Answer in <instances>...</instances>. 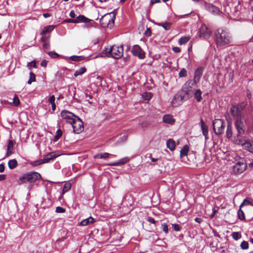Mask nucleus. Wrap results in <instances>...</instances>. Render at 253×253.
Masks as SVG:
<instances>
[{
    "instance_id": "obj_1",
    "label": "nucleus",
    "mask_w": 253,
    "mask_h": 253,
    "mask_svg": "<svg viewBox=\"0 0 253 253\" xmlns=\"http://www.w3.org/2000/svg\"><path fill=\"white\" fill-rule=\"evenodd\" d=\"M244 115H240L236 118L235 126L237 131L236 135L234 136L232 141L236 144H239L243 142L244 137L242 136L246 130V126L244 124Z\"/></svg>"
},
{
    "instance_id": "obj_2",
    "label": "nucleus",
    "mask_w": 253,
    "mask_h": 253,
    "mask_svg": "<svg viewBox=\"0 0 253 253\" xmlns=\"http://www.w3.org/2000/svg\"><path fill=\"white\" fill-rule=\"evenodd\" d=\"M124 49L122 45H114L110 48L105 47L103 51L96 55L98 57H106L109 55L115 59H119L123 55Z\"/></svg>"
},
{
    "instance_id": "obj_3",
    "label": "nucleus",
    "mask_w": 253,
    "mask_h": 253,
    "mask_svg": "<svg viewBox=\"0 0 253 253\" xmlns=\"http://www.w3.org/2000/svg\"><path fill=\"white\" fill-rule=\"evenodd\" d=\"M215 42L217 45H224L231 41L230 33L222 28L218 29L215 32Z\"/></svg>"
},
{
    "instance_id": "obj_4",
    "label": "nucleus",
    "mask_w": 253,
    "mask_h": 253,
    "mask_svg": "<svg viewBox=\"0 0 253 253\" xmlns=\"http://www.w3.org/2000/svg\"><path fill=\"white\" fill-rule=\"evenodd\" d=\"M42 178L41 175L37 172H29L26 173L19 177L17 181L18 185H20L26 183H34Z\"/></svg>"
},
{
    "instance_id": "obj_5",
    "label": "nucleus",
    "mask_w": 253,
    "mask_h": 253,
    "mask_svg": "<svg viewBox=\"0 0 253 253\" xmlns=\"http://www.w3.org/2000/svg\"><path fill=\"white\" fill-rule=\"evenodd\" d=\"M116 15L114 12L105 14L100 19V25L102 27L112 28L114 24Z\"/></svg>"
},
{
    "instance_id": "obj_6",
    "label": "nucleus",
    "mask_w": 253,
    "mask_h": 253,
    "mask_svg": "<svg viewBox=\"0 0 253 253\" xmlns=\"http://www.w3.org/2000/svg\"><path fill=\"white\" fill-rule=\"evenodd\" d=\"M212 126L216 134L220 135L224 132L225 125L223 120L215 119L212 122Z\"/></svg>"
},
{
    "instance_id": "obj_7",
    "label": "nucleus",
    "mask_w": 253,
    "mask_h": 253,
    "mask_svg": "<svg viewBox=\"0 0 253 253\" xmlns=\"http://www.w3.org/2000/svg\"><path fill=\"white\" fill-rule=\"evenodd\" d=\"M71 125L75 133L79 134L84 130L83 123L78 117L75 118L74 122H72Z\"/></svg>"
},
{
    "instance_id": "obj_8",
    "label": "nucleus",
    "mask_w": 253,
    "mask_h": 253,
    "mask_svg": "<svg viewBox=\"0 0 253 253\" xmlns=\"http://www.w3.org/2000/svg\"><path fill=\"white\" fill-rule=\"evenodd\" d=\"M212 31L210 28L205 24L201 26L199 30V36L202 39H208L211 35Z\"/></svg>"
},
{
    "instance_id": "obj_9",
    "label": "nucleus",
    "mask_w": 253,
    "mask_h": 253,
    "mask_svg": "<svg viewBox=\"0 0 253 253\" xmlns=\"http://www.w3.org/2000/svg\"><path fill=\"white\" fill-rule=\"evenodd\" d=\"M60 115L63 120H65L67 123L70 124L74 122L75 118L77 117L72 112L66 110H62L61 112Z\"/></svg>"
},
{
    "instance_id": "obj_10",
    "label": "nucleus",
    "mask_w": 253,
    "mask_h": 253,
    "mask_svg": "<svg viewBox=\"0 0 253 253\" xmlns=\"http://www.w3.org/2000/svg\"><path fill=\"white\" fill-rule=\"evenodd\" d=\"M247 167L246 164L244 162H239L236 163L233 167L232 170L235 174H241L246 169Z\"/></svg>"
},
{
    "instance_id": "obj_11",
    "label": "nucleus",
    "mask_w": 253,
    "mask_h": 253,
    "mask_svg": "<svg viewBox=\"0 0 253 253\" xmlns=\"http://www.w3.org/2000/svg\"><path fill=\"white\" fill-rule=\"evenodd\" d=\"M131 52L134 56H137L141 59H144L145 56L144 51L137 44L132 46Z\"/></svg>"
},
{
    "instance_id": "obj_12",
    "label": "nucleus",
    "mask_w": 253,
    "mask_h": 253,
    "mask_svg": "<svg viewBox=\"0 0 253 253\" xmlns=\"http://www.w3.org/2000/svg\"><path fill=\"white\" fill-rule=\"evenodd\" d=\"M184 100V96L181 94H176L174 96L171 101V105L174 107H177L182 104Z\"/></svg>"
},
{
    "instance_id": "obj_13",
    "label": "nucleus",
    "mask_w": 253,
    "mask_h": 253,
    "mask_svg": "<svg viewBox=\"0 0 253 253\" xmlns=\"http://www.w3.org/2000/svg\"><path fill=\"white\" fill-rule=\"evenodd\" d=\"M242 146L244 149L253 154V140H243V142L239 144Z\"/></svg>"
},
{
    "instance_id": "obj_14",
    "label": "nucleus",
    "mask_w": 253,
    "mask_h": 253,
    "mask_svg": "<svg viewBox=\"0 0 253 253\" xmlns=\"http://www.w3.org/2000/svg\"><path fill=\"white\" fill-rule=\"evenodd\" d=\"M60 156V154L56 152H51L46 155L43 160V163H47L50 161L53 160L55 158Z\"/></svg>"
},
{
    "instance_id": "obj_15",
    "label": "nucleus",
    "mask_w": 253,
    "mask_h": 253,
    "mask_svg": "<svg viewBox=\"0 0 253 253\" xmlns=\"http://www.w3.org/2000/svg\"><path fill=\"white\" fill-rule=\"evenodd\" d=\"M200 125L202 131V133H203V135L205 136V139L207 140L208 138V132H209L208 127L205 124V122H204V121L202 119H201Z\"/></svg>"
},
{
    "instance_id": "obj_16",
    "label": "nucleus",
    "mask_w": 253,
    "mask_h": 253,
    "mask_svg": "<svg viewBox=\"0 0 253 253\" xmlns=\"http://www.w3.org/2000/svg\"><path fill=\"white\" fill-rule=\"evenodd\" d=\"M75 20H77V23L79 22H84L86 24L87 27L91 26V25L90 24V20L85 17L84 15H81L78 16L76 19H75Z\"/></svg>"
},
{
    "instance_id": "obj_17",
    "label": "nucleus",
    "mask_w": 253,
    "mask_h": 253,
    "mask_svg": "<svg viewBox=\"0 0 253 253\" xmlns=\"http://www.w3.org/2000/svg\"><path fill=\"white\" fill-rule=\"evenodd\" d=\"M163 121L166 124L169 125H173L175 123V119L171 115L167 114L165 115L163 117Z\"/></svg>"
},
{
    "instance_id": "obj_18",
    "label": "nucleus",
    "mask_w": 253,
    "mask_h": 253,
    "mask_svg": "<svg viewBox=\"0 0 253 253\" xmlns=\"http://www.w3.org/2000/svg\"><path fill=\"white\" fill-rule=\"evenodd\" d=\"M206 7L207 10L214 14H218L220 12L219 9L217 7L212 4H207Z\"/></svg>"
},
{
    "instance_id": "obj_19",
    "label": "nucleus",
    "mask_w": 253,
    "mask_h": 253,
    "mask_svg": "<svg viewBox=\"0 0 253 253\" xmlns=\"http://www.w3.org/2000/svg\"><path fill=\"white\" fill-rule=\"evenodd\" d=\"M14 147V142L12 140H10L8 142L7 146V151L6 153V156L9 157L13 153Z\"/></svg>"
},
{
    "instance_id": "obj_20",
    "label": "nucleus",
    "mask_w": 253,
    "mask_h": 253,
    "mask_svg": "<svg viewBox=\"0 0 253 253\" xmlns=\"http://www.w3.org/2000/svg\"><path fill=\"white\" fill-rule=\"evenodd\" d=\"M230 112L233 116L236 117V118L240 115H244L243 113H241L239 108L235 106H233L231 107Z\"/></svg>"
},
{
    "instance_id": "obj_21",
    "label": "nucleus",
    "mask_w": 253,
    "mask_h": 253,
    "mask_svg": "<svg viewBox=\"0 0 253 253\" xmlns=\"http://www.w3.org/2000/svg\"><path fill=\"white\" fill-rule=\"evenodd\" d=\"M129 161L128 157H125L120 160L118 162L110 164L109 165L111 166H119L127 163Z\"/></svg>"
},
{
    "instance_id": "obj_22",
    "label": "nucleus",
    "mask_w": 253,
    "mask_h": 253,
    "mask_svg": "<svg viewBox=\"0 0 253 253\" xmlns=\"http://www.w3.org/2000/svg\"><path fill=\"white\" fill-rule=\"evenodd\" d=\"M203 74V68H198L196 69L194 74V79L197 81H199L201 77L202 76Z\"/></svg>"
},
{
    "instance_id": "obj_23",
    "label": "nucleus",
    "mask_w": 253,
    "mask_h": 253,
    "mask_svg": "<svg viewBox=\"0 0 253 253\" xmlns=\"http://www.w3.org/2000/svg\"><path fill=\"white\" fill-rule=\"evenodd\" d=\"M233 134V129L232 125L231 123H229L227 126V129L226 131V135L228 138H230L232 137Z\"/></svg>"
},
{
    "instance_id": "obj_24",
    "label": "nucleus",
    "mask_w": 253,
    "mask_h": 253,
    "mask_svg": "<svg viewBox=\"0 0 253 253\" xmlns=\"http://www.w3.org/2000/svg\"><path fill=\"white\" fill-rule=\"evenodd\" d=\"M167 146L170 150L173 151L175 148V141L171 139H169L167 142Z\"/></svg>"
},
{
    "instance_id": "obj_25",
    "label": "nucleus",
    "mask_w": 253,
    "mask_h": 253,
    "mask_svg": "<svg viewBox=\"0 0 253 253\" xmlns=\"http://www.w3.org/2000/svg\"><path fill=\"white\" fill-rule=\"evenodd\" d=\"M94 219L92 217H89L83 220L81 222L80 224L82 226H86L90 223H93Z\"/></svg>"
},
{
    "instance_id": "obj_26",
    "label": "nucleus",
    "mask_w": 253,
    "mask_h": 253,
    "mask_svg": "<svg viewBox=\"0 0 253 253\" xmlns=\"http://www.w3.org/2000/svg\"><path fill=\"white\" fill-rule=\"evenodd\" d=\"M54 28H55V26L54 25H49V26H46V27H44V28L43 29L42 33H41V34L42 35H45L47 33H49V32H51L52 31H53V29H54Z\"/></svg>"
},
{
    "instance_id": "obj_27",
    "label": "nucleus",
    "mask_w": 253,
    "mask_h": 253,
    "mask_svg": "<svg viewBox=\"0 0 253 253\" xmlns=\"http://www.w3.org/2000/svg\"><path fill=\"white\" fill-rule=\"evenodd\" d=\"M8 166L10 169H14L17 166V161L15 159L10 160L8 162Z\"/></svg>"
},
{
    "instance_id": "obj_28",
    "label": "nucleus",
    "mask_w": 253,
    "mask_h": 253,
    "mask_svg": "<svg viewBox=\"0 0 253 253\" xmlns=\"http://www.w3.org/2000/svg\"><path fill=\"white\" fill-rule=\"evenodd\" d=\"M202 92L200 89H196L194 92V97L198 102L201 101Z\"/></svg>"
},
{
    "instance_id": "obj_29",
    "label": "nucleus",
    "mask_w": 253,
    "mask_h": 253,
    "mask_svg": "<svg viewBox=\"0 0 253 253\" xmlns=\"http://www.w3.org/2000/svg\"><path fill=\"white\" fill-rule=\"evenodd\" d=\"M252 206L253 207V202L248 199H245L242 203L240 205V207L241 209L243 207L245 206Z\"/></svg>"
},
{
    "instance_id": "obj_30",
    "label": "nucleus",
    "mask_w": 253,
    "mask_h": 253,
    "mask_svg": "<svg viewBox=\"0 0 253 253\" xmlns=\"http://www.w3.org/2000/svg\"><path fill=\"white\" fill-rule=\"evenodd\" d=\"M190 37H186V36L182 37L179 39V40L178 41V43L180 45L184 44L187 43L190 40Z\"/></svg>"
},
{
    "instance_id": "obj_31",
    "label": "nucleus",
    "mask_w": 253,
    "mask_h": 253,
    "mask_svg": "<svg viewBox=\"0 0 253 253\" xmlns=\"http://www.w3.org/2000/svg\"><path fill=\"white\" fill-rule=\"evenodd\" d=\"M9 104L14 106H18L20 104V100L18 97L16 95L14 96L13 98V101L9 103Z\"/></svg>"
},
{
    "instance_id": "obj_32",
    "label": "nucleus",
    "mask_w": 253,
    "mask_h": 253,
    "mask_svg": "<svg viewBox=\"0 0 253 253\" xmlns=\"http://www.w3.org/2000/svg\"><path fill=\"white\" fill-rule=\"evenodd\" d=\"M86 71V69L85 67H82L79 70L75 71L74 73V76L75 77H77L78 76L81 75L85 73Z\"/></svg>"
},
{
    "instance_id": "obj_33",
    "label": "nucleus",
    "mask_w": 253,
    "mask_h": 253,
    "mask_svg": "<svg viewBox=\"0 0 253 253\" xmlns=\"http://www.w3.org/2000/svg\"><path fill=\"white\" fill-rule=\"evenodd\" d=\"M189 151V147L187 145H185L182 149L180 151L181 157H183L187 155Z\"/></svg>"
},
{
    "instance_id": "obj_34",
    "label": "nucleus",
    "mask_w": 253,
    "mask_h": 253,
    "mask_svg": "<svg viewBox=\"0 0 253 253\" xmlns=\"http://www.w3.org/2000/svg\"><path fill=\"white\" fill-rule=\"evenodd\" d=\"M43 164H44V163L42 159L38 160L30 163V164L34 167L38 166Z\"/></svg>"
},
{
    "instance_id": "obj_35",
    "label": "nucleus",
    "mask_w": 253,
    "mask_h": 253,
    "mask_svg": "<svg viewBox=\"0 0 253 253\" xmlns=\"http://www.w3.org/2000/svg\"><path fill=\"white\" fill-rule=\"evenodd\" d=\"M42 41L44 42L43 47L46 49H48L49 48V42L47 39H46L44 37L42 36L41 38Z\"/></svg>"
},
{
    "instance_id": "obj_36",
    "label": "nucleus",
    "mask_w": 253,
    "mask_h": 253,
    "mask_svg": "<svg viewBox=\"0 0 253 253\" xmlns=\"http://www.w3.org/2000/svg\"><path fill=\"white\" fill-rule=\"evenodd\" d=\"M142 96L144 100L149 101L151 99L152 94L151 92H145L142 94Z\"/></svg>"
},
{
    "instance_id": "obj_37",
    "label": "nucleus",
    "mask_w": 253,
    "mask_h": 253,
    "mask_svg": "<svg viewBox=\"0 0 253 253\" xmlns=\"http://www.w3.org/2000/svg\"><path fill=\"white\" fill-rule=\"evenodd\" d=\"M71 188V184L69 182H67L65 183V184L63 186V190H62V193L64 194L67 192L69 190H70Z\"/></svg>"
},
{
    "instance_id": "obj_38",
    "label": "nucleus",
    "mask_w": 253,
    "mask_h": 253,
    "mask_svg": "<svg viewBox=\"0 0 253 253\" xmlns=\"http://www.w3.org/2000/svg\"><path fill=\"white\" fill-rule=\"evenodd\" d=\"M36 81V76L33 72L30 73V78L28 81V84H30L32 82Z\"/></svg>"
},
{
    "instance_id": "obj_39",
    "label": "nucleus",
    "mask_w": 253,
    "mask_h": 253,
    "mask_svg": "<svg viewBox=\"0 0 253 253\" xmlns=\"http://www.w3.org/2000/svg\"><path fill=\"white\" fill-rule=\"evenodd\" d=\"M110 155H111L108 153L98 154L96 155V158H99V159L107 158L109 157V156Z\"/></svg>"
},
{
    "instance_id": "obj_40",
    "label": "nucleus",
    "mask_w": 253,
    "mask_h": 253,
    "mask_svg": "<svg viewBox=\"0 0 253 253\" xmlns=\"http://www.w3.org/2000/svg\"><path fill=\"white\" fill-rule=\"evenodd\" d=\"M171 24L170 23L165 22L164 23H160L159 26L163 27L166 30H168L170 28Z\"/></svg>"
},
{
    "instance_id": "obj_41",
    "label": "nucleus",
    "mask_w": 253,
    "mask_h": 253,
    "mask_svg": "<svg viewBox=\"0 0 253 253\" xmlns=\"http://www.w3.org/2000/svg\"><path fill=\"white\" fill-rule=\"evenodd\" d=\"M62 135V130L60 129H58L56 132V134L54 138V140L56 141Z\"/></svg>"
},
{
    "instance_id": "obj_42",
    "label": "nucleus",
    "mask_w": 253,
    "mask_h": 253,
    "mask_svg": "<svg viewBox=\"0 0 253 253\" xmlns=\"http://www.w3.org/2000/svg\"><path fill=\"white\" fill-rule=\"evenodd\" d=\"M238 216L240 220H244L245 219L244 213L240 208L238 211Z\"/></svg>"
},
{
    "instance_id": "obj_43",
    "label": "nucleus",
    "mask_w": 253,
    "mask_h": 253,
    "mask_svg": "<svg viewBox=\"0 0 253 253\" xmlns=\"http://www.w3.org/2000/svg\"><path fill=\"white\" fill-rule=\"evenodd\" d=\"M232 236L233 238L235 240H238L241 237V235L239 232H234L232 233Z\"/></svg>"
},
{
    "instance_id": "obj_44",
    "label": "nucleus",
    "mask_w": 253,
    "mask_h": 253,
    "mask_svg": "<svg viewBox=\"0 0 253 253\" xmlns=\"http://www.w3.org/2000/svg\"><path fill=\"white\" fill-rule=\"evenodd\" d=\"M179 76V77H185L187 76V71L184 68L182 69L180 71Z\"/></svg>"
},
{
    "instance_id": "obj_45",
    "label": "nucleus",
    "mask_w": 253,
    "mask_h": 253,
    "mask_svg": "<svg viewBox=\"0 0 253 253\" xmlns=\"http://www.w3.org/2000/svg\"><path fill=\"white\" fill-rule=\"evenodd\" d=\"M241 248L243 250H247L249 248V243L246 241H243L241 244Z\"/></svg>"
},
{
    "instance_id": "obj_46",
    "label": "nucleus",
    "mask_w": 253,
    "mask_h": 253,
    "mask_svg": "<svg viewBox=\"0 0 253 253\" xmlns=\"http://www.w3.org/2000/svg\"><path fill=\"white\" fill-rule=\"evenodd\" d=\"M70 58L73 61H80V60H81L83 59V56H76V55L71 56Z\"/></svg>"
},
{
    "instance_id": "obj_47",
    "label": "nucleus",
    "mask_w": 253,
    "mask_h": 253,
    "mask_svg": "<svg viewBox=\"0 0 253 253\" xmlns=\"http://www.w3.org/2000/svg\"><path fill=\"white\" fill-rule=\"evenodd\" d=\"M27 67L31 69V67H33L35 68H37V66L36 65V62L35 60H33L31 61V62H29L27 64Z\"/></svg>"
},
{
    "instance_id": "obj_48",
    "label": "nucleus",
    "mask_w": 253,
    "mask_h": 253,
    "mask_svg": "<svg viewBox=\"0 0 253 253\" xmlns=\"http://www.w3.org/2000/svg\"><path fill=\"white\" fill-rule=\"evenodd\" d=\"M162 228L164 232L165 233L167 234L169 231L168 227L166 223H163L162 224Z\"/></svg>"
},
{
    "instance_id": "obj_49",
    "label": "nucleus",
    "mask_w": 253,
    "mask_h": 253,
    "mask_svg": "<svg viewBox=\"0 0 253 253\" xmlns=\"http://www.w3.org/2000/svg\"><path fill=\"white\" fill-rule=\"evenodd\" d=\"M65 211V210L62 207H57L56 208V212L58 213H64Z\"/></svg>"
},
{
    "instance_id": "obj_50",
    "label": "nucleus",
    "mask_w": 253,
    "mask_h": 253,
    "mask_svg": "<svg viewBox=\"0 0 253 253\" xmlns=\"http://www.w3.org/2000/svg\"><path fill=\"white\" fill-rule=\"evenodd\" d=\"M48 54L50 56L53 58H55L59 56L58 54L54 52H49Z\"/></svg>"
},
{
    "instance_id": "obj_51",
    "label": "nucleus",
    "mask_w": 253,
    "mask_h": 253,
    "mask_svg": "<svg viewBox=\"0 0 253 253\" xmlns=\"http://www.w3.org/2000/svg\"><path fill=\"white\" fill-rule=\"evenodd\" d=\"M92 99L91 96L89 94H88L87 93H86L85 95L86 101H87L89 104H92V103H93V102L92 101H90V99Z\"/></svg>"
},
{
    "instance_id": "obj_52",
    "label": "nucleus",
    "mask_w": 253,
    "mask_h": 253,
    "mask_svg": "<svg viewBox=\"0 0 253 253\" xmlns=\"http://www.w3.org/2000/svg\"><path fill=\"white\" fill-rule=\"evenodd\" d=\"M172 227H173V229L176 231H178L180 229V228L179 225L176 224H172Z\"/></svg>"
},
{
    "instance_id": "obj_53",
    "label": "nucleus",
    "mask_w": 253,
    "mask_h": 253,
    "mask_svg": "<svg viewBox=\"0 0 253 253\" xmlns=\"http://www.w3.org/2000/svg\"><path fill=\"white\" fill-rule=\"evenodd\" d=\"M55 96L54 95H51L49 97V98L48 99V101H49V102L50 103V104L54 103H55Z\"/></svg>"
},
{
    "instance_id": "obj_54",
    "label": "nucleus",
    "mask_w": 253,
    "mask_h": 253,
    "mask_svg": "<svg viewBox=\"0 0 253 253\" xmlns=\"http://www.w3.org/2000/svg\"><path fill=\"white\" fill-rule=\"evenodd\" d=\"M127 139V136L126 135H124L123 136L121 137L119 139V142H125Z\"/></svg>"
},
{
    "instance_id": "obj_55",
    "label": "nucleus",
    "mask_w": 253,
    "mask_h": 253,
    "mask_svg": "<svg viewBox=\"0 0 253 253\" xmlns=\"http://www.w3.org/2000/svg\"><path fill=\"white\" fill-rule=\"evenodd\" d=\"M161 2L160 0H151L150 5V6H152L154 4L156 3H159Z\"/></svg>"
},
{
    "instance_id": "obj_56",
    "label": "nucleus",
    "mask_w": 253,
    "mask_h": 253,
    "mask_svg": "<svg viewBox=\"0 0 253 253\" xmlns=\"http://www.w3.org/2000/svg\"><path fill=\"white\" fill-rule=\"evenodd\" d=\"M172 50L175 53H178L180 51V49L179 47L175 46L172 48Z\"/></svg>"
},
{
    "instance_id": "obj_57",
    "label": "nucleus",
    "mask_w": 253,
    "mask_h": 253,
    "mask_svg": "<svg viewBox=\"0 0 253 253\" xmlns=\"http://www.w3.org/2000/svg\"><path fill=\"white\" fill-rule=\"evenodd\" d=\"M47 61L46 60H43V61H42V62H41V65L42 66V67H46V66H47Z\"/></svg>"
},
{
    "instance_id": "obj_58",
    "label": "nucleus",
    "mask_w": 253,
    "mask_h": 253,
    "mask_svg": "<svg viewBox=\"0 0 253 253\" xmlns=\"http://www.w3.org/2000/svg\"><path fill=\"white\" fill-rule=\"evenodd\" d=\"M216 212H217V210L214 208L212 209V213L210 215L211 218H213L214 216V215Z\"/></svg>"
},
{
    "instance_id": "obj_59",
    "label": "nucleus",
    "mask_w": 253,
    "mask_h": 253,
    "mask_svg": "<svg viewBox=\"0 0 253 253\" xmlns=\"http://www.w3.org/2000/svg\"><path fill=\"white\" fill-rule=\"evenodd\" d=\"M66 22L68 23H77V20L75 19H68L66 20Z\"/></svg>"
},
{
    "instance_id": "obj_60",
    "label": "nucleus",
    "mask_w": 253,
    "mask_h": 253,
    "mask_svg": "<svg viewBox=\"0 0 253 253\" xmlns=\"http://www.w3.org/2000/svg\"><path fill=\"white\" fill-rule=\"evenodd\" d=\"M5 169L4 165L2 164H0V172H2L4 171Z\"/></svg>"
},
{
    "instance_id": "obj_61",
    "label": "nucleus",
    "mask_w": 253,
    "mask_h": 253,
    "mask_svg": "<svg viewBox=\"0 0 253 253\" xmlns=\"http://www.w3.org/2000/svg\"><path fill=\"white\" fill-rule=\"evenodd\" d=\"M147 220L149 222H151L152 223H155V219L153 218H152V217H148Z\"/></svg>"
},
{
    "instance_id": "obj_62",
    "label": "nucleus",
    "mask_w": 253,
    "mask_h": 253,
    "mask_svg": "<svg viewBox=\"0 0 253 253\" xmlns=\"http://www.w3.org/2000/svg\"><path fill=\"white\" fill-rule=\"evenodd\" d=\"M6 178L5 174H0V181H3Z\"/></svg>"
},
{
    "instance_id": "obj_63",
    "label": "nucleus",
    "mask_w": 253,
    "mask_h": 253,
    "mask_svg": "<svg viewBox=\"0 0 253 253\" xmlns=\"http://www.w3.org/2000/svg\"><path fill=\"white\" fill-rule=\"evenodd\" d=\"M69 15L72 18H74L76 16L75 13L73 10L70 11Z\"/></svg>"
},
{
    "instance_id": "obj_64",
    "label": "nucleus",
    "mask_w": 253,
    "mask_h": 253,
    "mask_svg": "<svg viewBox=\"0 0 253 253\" xmlns=\"http://www.w3.org/2000/svg\"><path fill=\"white\" fill-rule=\"evenodd\" d=\"M195 221L199 223H200L202 222V221H203L202 219L201 218H199V217H196L195 219Z\"/></svg>"
}]
</instances>
